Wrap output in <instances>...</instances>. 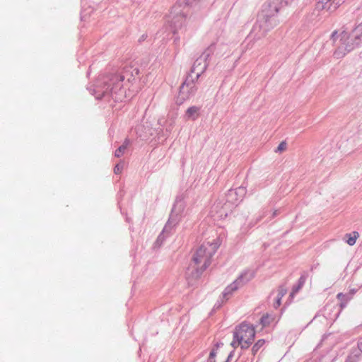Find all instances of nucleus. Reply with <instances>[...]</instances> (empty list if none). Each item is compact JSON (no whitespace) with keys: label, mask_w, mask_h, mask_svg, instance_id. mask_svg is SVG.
<instances>
[{"label":"nucleus","mask_w":362,"mask_h":362,"mask_svg":"<svg viewBox=\"0 0 362 362\" xmlns=\"http://www.w3.org/2000/svg\"><path fill=\"white\" fill-rule=\"evenodd\" d=\"M138 74L137 67L125 66L119 74L100 77L88 90L98 100L112 98L115 102L122 101L131 96L130 93L137 91L134 88V83Z\"/></svg>","instance_id":"nucleus-1"},{"label":"nucleus","mask_w":362,"mask_h":362,"mask_svg":"<svg viewBox=\"0 0 362 362\" xmlns=\"http://www.w3.org/2000/svg\"><path fill=\"white\" fill-rule=\"evenodd\" d=\"M288 4V0H267L258 14L257 20L253 26L252 34L260 38L279 23L276 14Z\"/></svg>","instance_id":"nucleus-2"},{"label":"nucleus","mask_w":362,"mask_h":362,"mask_svg":"<svg viewBox=\"0 0 362 362\" xmlns=\"http://www.w3.org/2000/svg\"><path fill=\"white\" fill-rule=\"evenodd\" d=\"M218 240L203 243L194 254L192 262L187 269V278L190 282L197 279L210 265L211 259L220 246Z\"/></svg>","instance_id":"nucleus-3"},{"label":"nucleus","mask_w":362,"mask_h":362,"mask_svg":"<svg viewBox=\"0 0 362 362\" xmlns=\"http://www.w3.org/2000/svg\"><path fill=\"white\" fill-rule=\"evenodd\" d=\"M331 37L336 47L333 55L337 59H341L362 44V23L356 26L351 33L343 31L340 34H337V32L334 31Z\"/></svg>","instance_id":"nucleus-4"},{"label":"nucleus","mask_w":362,"mask_h":362,"mask_svg":"<svg viewBox=\"0 0 362 362\" xmlns=\"http://www.w3.org/2000/svg\"><path fill=\"white\" fill-rule=\"evenodd\" d=\"M193 0H179L172 8L168 16L170 32L175 35L179 29H181L186 21V16L188 7L192 6Z\"/></svg>","instance_id":"nucleus-5"},{"label":"nucleus","mask_w":362,"mask_h":362,"mask_svg":"<svg viewBox=\"0 0 362 362\" xmlns=\"http://www.w3.org/2000/svg\"><path fill=\"white\" fill-rule=\"evenodd\" d=\"M247 192L245 187L240 186L235 189H230L226 195V202L221 205V202L215 204L212 207V212L216 211L217 216L224 218L228 216V209L232 206H237L245 196Z\"/></svg>","instance_id":"nucleus-6"},{"label":"nucleus","mask_w":362,"mask_h":362,"mask_svg":"<svg viewBox=\"0 0 362 362\" xmlns=\"http://www.w3.org/2000/svg\"><path fill=\"white\" fill-rule=\"evenodd\" d=\"M235 339L243 341V349H247L253 342L255 336V327L250 324L243 322L235 327L233 332Z\"/></svg>","instance_id":"nucleus-7"},{"label":"nucleus","mask_w":362,"mask_h":362,"mask_svg":"<svg viewBox=\"0 0 362 362\" xmlns=\"http://www.w3.org/2000/svg\"><path fill=\"white\" fill-rule=\"evenodd\" d=\"M214 52V45L209 46L194 62L189 77L198 79L206 69L208 60Z\"/></svg>","instance_id":"nucleus-8"},{"label":"nucleus","mask_w":362,"mask_h":362,"mask_svg":"<svg viewBox=\"0 0 362 362\" xmlns=\"http://www.w3.org/2000/svg\"><path fill=\"white\" fill-rule=\"evenodd\" d=\"M254 276L255 272L253 270L248 269L242 272L233 283L224 289L223 292V298L228 300L234 291L251 281Z\"/></svg>","instance_id":"nucleus-9"},{"label":"nucleus","mask_w":362,"mask_h":362,"mask_svg":"<svg viewBox=\"0 0 362 362\" xmlns=\"http://www.w3.org/2000/svg\"><path fill=\"white\" fill-rule=\"evenodd\" d=\"M189 77H187V78L185 80V81L183 82L180 88L178 100L181 103L193 96L197 90V88L194 82V78H191V80H189Z\"/></svg>","instance_id":"nucleus-10"},{"label":"nucleus","mask_w":362,"mask_h":362,"mask_svg":"<svg viewBox=\"0 0 362 362\" xmlns=\"http://www.w3.org/2000/svg\"><path fill=\"white\" fill-rule=\"evenodd\" d=\"M185 199V194H180L176 197L175 202L174 203L173 207L170 215L171 218L177 219L178 222L181 221L182 218L185 215V209L186 206Z\"/></svg>","instance_id":"nucleus-11"},{"label":"nucleus","mask_w":362,"mask_h":362,"mask_svg":"<svg viewBox=\"0 0 362 362\" xmlns=\"http://www.w3.org/2000/svg\"><path fill=\"white\" fill-rule=\"evenodd\" d=\"M344 1L345 0H318L316 7L318 10H325L331 13Z\"/></svg>","instance_id":"nucleus-12"},{"label":"nucleus","mask_w":362,"mask_h":362,"mask_svg":"<svg viewBox=\"0 0 362 362\" xmlns=\"http://www.w3.org/2000/svg\"><path fill=\"white\" fill-rule=\"evenodd\" d=\"M178 223L179 222L177 221V219H174V218H171L170 216L162 231L166 236L169 237L174 233L175 227Z\"/></svg>","instance_id":"nucleus-13"},{"label":"nucleus","mask_w":362,"mask_h":362,"mask_svg":"<svg viewBox=\"0 0 362 362\" xmlns=\"http://www.w3.org/2000/svg\"><path fill=\"white\" fill-rule=\"evenodd\" d=\"M200 107L197 106L189 107L185 112V117L187 119L195 120L199 115Z\"/></svg>","instance_id":"nucleus-14"},{"label":"nucleus","mask_w":362,"mask_h":362,"mask_svg":"<svg viewBox=\"0 0 362 362\" xmlns=\"http://www.w3.org/2000/svg\"><path fill=\"white\" fill-rule=\"evenodd\" d=\"M345 362H362V354L357 349H351Z\"/></svg>","instance_id":"nucleus-15"},{"label":"nucleus","mask_w":362,"mask_h":362,"mask_svg":"<svg viewBox=\"0 0 362 362\" xmlns=\"http://www.w3.org/2000/svg\"><path fill=\"white\" fill-rule=\"evenodd\" d=\"M337 299L340 301V307L341 309L345 308L349 300L352 299L351 294L339 293L337 296Z\"/></svg>","instance_id":"nucleus-16"},{"label":"nucleus","mask_w":362,"mask_h":362,"mask_svg":"<svg viewBox=\"0 0 362 362\" xmlns=\"http://www.w3.org/2000/svg\"><path fill=\"white\" fill-rule=\"evenodd\" d=\"M130 144V141L128 139H126L124 143L115 151V156L117 158L121 157L126 152L128 146Z\"/></svg>","instance_id":"nucleus-17"},{"label":"nucleus","mask_w":362,"mask_h":362,"mask_svg":"<svg viewBox=\"0 0 362 362\" xmlns=\"http://www.w3.org/2000/svg\"><path fill=\"white\" fill-rule=\"evenodd\" d=\"M305 280H306V278L304 276H301L300 277V279H298V284L293 287L292 291L290 294V296L293 297V296L296 295L299 291V290L304 285Z\"/></svg>","instance_id":"nucleus-18"},{"label":"nucleus","mask_w":362,"mask_h":362,"mask_svg":"<svg viewBox=\"0 0 362 362\" xmlns=\"http://www.w3.org/2000/svg\"><path fill=\"white\" fill-rule=\"evenodd\" d=\"M346 236L348 237L346 240V243L350 246L354 245L356 243V239L358 238L359 234L356 231H354L351 234H346Z\"/></svg>","instance_id":"nucleus-19"},{"label":"nucleus","mask_w":362,"mask_h":362,"mask_svg":"<svg viewBox=\"0 0 362 362\" xmlns=\"http://www.w3.org/2000/svg\"><path fill=\"white\" fill-rule=\"evenodd\" d=\"M273 318L268 314L263 315L259 320V323L262 325V328L269 325Z\"/></svg>","instance_id":"nucleus-20"},{"label":"nucleus","mask_w":362,"mask_h":362,"mask_svg":"<svg viewBox=\"0 0 362 362\" xmlns=\"http://www.w3.org/2000/svg\"><path fill=\"white\" fill-rule=\"evenodd\" d=\"M265 341L264 339H259L252 346V352L254 355H255L257 351L259 350V349L264 344Z\"/></svg>","instance_id":"nucleus-21"},{"label":"nucleus","mask_w":362,"mask_h":362,"mask_svg":"<svg viewBox=\"0 0 362 362\" xmlns=\"http://www.w3.org/2000/svg\"><path fill=\"white\" fill-rule=\"evenodd\" d=\"M216 348H214L209 354V357L208 359V362H216L215 357L216 356V350L219 346V344H216Z\"/></svg>","instance_id":"nucleus-22"},{"label":"nucleus","mask_w":362,"mask_h":362,"mask_svg":"<svg viewBox=\"0 0 362 362\" xmlns=\"http://www.w3.org/2000/svg\"><path fill=\"white\" fill-rule=\"evenodd\" d=\"M168 236H166L165 235V233L162 231L160 235H158V237L157 238V240L156 241V244L158 246L161 245L163 244V243L164 242V240H165L166 238H168Z\"/></svg>","instance_id":"nucleus-23"},{"label":"nucleus","mask_w":362,"mask_h":362,"mask_svg":"<svg viewBox=\"0 0 362 362\" xmlns=\"http://www.w3.org/2000/svg\"><path fill=\"white\" fill-rule=\"evenodd\" d=\"M286 146H287V144H286V141H281L279 144V146L275 151L276 152H281L286 148Z\"/></svg>","instance_id":"nucleus-24"},{"label":"nucleus","mask_w":362,"mask_h":362,"mask_svg":"<svg viewBox=\"0 0 362 362\" xmlns=\"http://www.w3.org/2000/svg\"><path fill=\"white\" fill-rule=\"evenodd\" d=\"M287 291L285 288H284L283 286H281L279 290H278V296L277 297H281V298H282V297L286 293Z\"/></svg>","instance_id":"nucleus-25"},{"label":"nucleus","mask_w":362,"mask_h":362,"mask_svg":"<svg viewBox=\"0 0 362 362\" xmlns=\"http://www.w3.org/2000/svg\"><path fill=\"white\" fill-rule=\"evenodd\" d=\"M230 344L233 347L236 348L239 345H240V346L242 347V345L244 344V343L243 341H239L238 340L235 339V338L233 337V340Z\"/></svg>","instance_id":"nucleus-26"},{"label":"nucleus","mask_w":362,"mask_h":362,"mask_svg":"<svg viewBox=\"0 0 362 362\" xmlns=\"http://www.w3.org/2000/svg\"><path fill=\"white\" fill-rule=\"evenodd\" d=\"M122 168H123L122 164H120V163L117 164L114 168L115 173V174L119 173L122 171Z\"/></svg>","instance_id":"nucleus-27"},{"label":"nucleus","mask_w":362,"mask_h":362,"mask_svg":"<svg viewBox=\"0 0 362 362\" xmlns=\"http://www.w3.org/2000/svg\"><path fill=\"white\" fill-rule=\"evenodd\" d=\"M356 349L360 351L361 354H362V337L358 339Z\"/></svg>","instance_id":"nucleus-28"},{"label":"nucleus","mask_w":362,"mask_h":362,"mask_svg":"<svg viewBox=\"0 0 362 362\" xmlns=\"http://www.w3.org/2000/svg\"><path fill=\"white\" fill-rule=\"evenodd\" d=\"M281 301V297H277L276 300V302L274 303V308H279L280 306Z\"/></svg>","instance_id":"nucleus-29"},{"label":"nucleus","mask_w":362,"mask_h":362,"mask_svg":"<svg viewBox=\"0 0 362 362\" xmlns=\"http://www.w3.org/2000/svg\"><path fill=\"white\" fill-rule=\"evenodd\" d=\"M356 289H351L350 290V291L349 292V294H351V297L353 298V296H354V294L356 293Z\"/></svg>","instance_id":"nucleus-30"},{"label":"nucleus","mask_w":362,"mask_h":362,"mask_svg":"<svg viewBox=\"0 0 362 362\" xmlns=\"http://www.w3.org/2000/svg\"><path fill=\"white\" fill-rule=\"evenodd\" d=\"M233 351H231V352L229 354V355H228V358H227V359H228V361H230V358L233 357Z\"/></svg>","instance_id":"nucleus-31"},{"label":"nucleus","mask_w":362,"mask_h":362,"mask_svg":"<svg viewBox=\"0 0 362 362\" xmlns=\"http://www.w3.org/2000/svg\"><path fill=\"white\" fill-rule=\"evenodd\" d=\"M145 38H146V36H145L144 35H143L141 37V38H140L139 41L144 40H145Z\"/></svg>","instance_id":"nucleus-32"},{"label":"nucleus","mask_w":362,"mask_h":362,"mask_svg":"<svg viewBox=\"0 0 362 362\" xmlns=\"http://www.w3.org/2000/svg\"><path fill=\"white\" fill-rule=\"evenodd\" d=\"M277 214H278V211H274V213H273L272 216L274 217Z\"/></svg>","instance_id":"nucleus-33"},{"label":"nucleus","mask_w":362,"mask_h":362,"mask_svg":"<svg viewBox=\"0 0 362 362\" xmlns=\"http://www.w3.org/2000/svg\"><path fill=\"white\" fill-rule=\"evenodd\" d=\"M329 305H325V311L327 309H328V308H329Z\"/></svg>","instance_id":"nucleus-34"},{"label":"nucleus","mask_w":362,"mask_h":362,"mask_svg":"<svg viewBox=\"0 0 362 362\" xmlns=\"http://www.w3.org/2000/svg\"><path fill=\"white\" fill-rule=\"evenodd\" d=\"M177 40H178V37H175L174 40L175 42H177Z\"/></svg>","instance_id":"nucleus-35"}]
</instances>
